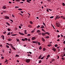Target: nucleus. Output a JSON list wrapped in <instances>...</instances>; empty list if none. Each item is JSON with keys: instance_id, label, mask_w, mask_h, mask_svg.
<instances>
[{"instance_id": "23", "label": "nucleus", "mask_w": 65, "mask_h": 65, "mask_svg": "<svg viewBox=\"0 0 65 65\" xmlns=\"http://www.w3.org/2000/svg\"><path fill=\"white\" fill-rule=\"evenodd\" d=\"M55 47H57L58 46V45L57 44H55Z\"/></svg>"}, {"instance_id": "25", "label": "nucleus", "mask_w": 65, "mask_h": 65, "mask_svg": "<svg viewBox=\"0 0 65 65\" xmlns=\"http://www.w3.org/2000/svg\"><path fill=\"white\" fill-rule=\"evenodd\" d=\"M3 12H4V13H6V11H3Z\"/></svg>"}, {"instance_id": "62", "label": "nucleus", "mask_w": 65, "mask_h": 65, "mask_svg": "<svg viewBox=\"0 0 65 65\" xmlns=\"http://www.w3.org/2000/svg\"><path fill=\"white\" fill-rule=\"evenodd\" d=\"M19 27L20 28V29H21V26H19Z\"/></svg>"}, {"instance_id": "40", "label": "nucleus", "mask_w": 65, "mask_h": 65, "mask_svg": "<svg viewBox=\"0 0 65 65\" xmlns=\"http://www.w3.org/2000/svg\"><path fill=\"white\" fill-rule=\"evenodd\" d=\"M42 49V48H41V47H39V50H41Z\"/></svg>"}, {"instance_id": "53", "label": "nucleus", "mask_w": 65, "mask_h": 65, "mask_svg": "<svg viewBox=\"0 0 65 65\" xmlns=\"http://www.w3.org/2000/svg\"><path fill=\"white\" fill-rule=\"evenodd\" d=\"M27 36H30V34H28L27 35Z\"/></svg>"}, {"instance_id": "57", "label": "nucleus", "mask_w": 65, "mask_h": 65, "mask_svg": "<svg viewBox=\"0 0 65 65\" xmlns=\"http://www.w3.org/2000/svg\"><path fill=\"white\" fill-rule=\"evenodd\" d=\"M0 46L1 47H2L3 46H2V44H1V45H0Z\"/></svg>"}, {"instance_id": "19", "label": "nucleus", "mask_w": 65, "mask_h": 65, "mask_svg": "<svg viewBox=\"0 0 65 65\" xmlns=\"http://www.w3.org/2000/svg\"><path fill=\"white\" fill-rule=\"evenodd\" d=\"M6 47L7 48H9V47L8 45H6Z\"/></svg>"}, {"instance_id": "63", "label": "nucleus", "mask_w": 65, "mask_h": 65, "mask_svg": "<svg viewBox=\"0 0 65 65\" xmlns=\"http://www.w3.org/2000/svg\"><path fill=\"white\" fill-rule=\"evenodd\" d=\"M3 33L4 34H5L6 33V31H5Z\"/></svg>"}, {"instance_id": "2", "label": "nucleus", "mask_w": 65, "mask_h": 65, "mask_svg": "<svg viewBox=\"0 0 65 65\" xmlns=\"http://www.w3.org/2000/svg\"><path fill=\"white\" fill-rule=\"evenodd\" d=\"M32 43H36V44H37L38 43V41L37 42L36 41H32Z\"/></svg>"}, {"instance_id": "52", "label": "nucleus", "mask_w": 65, "mask_h": 65, "mask_svg": "<svg viewBox=\"0 0 65 65\" xmlns=\"http://www.w3.org/2000/svg\"><path fill=\"white\" fill-rule=\"evenodd\" d=\"M19 6H16L15 7V8H19Z\"/></svg>"}, {"instance_id": "42", "label": "nucleus", "mask_w": 65, "mask_h": 65, "mask_svg": "<svg viewBox=\"0 0 65 65\" xmlns=\"http://www.w3.org/2000/svg\"><path fill=\"white\" fill-rule=\"evenodd\" d=\"M11 47L12 48H13V47H14L12 45L11 46Z\"/></svg>"}, {"instance_id": "7", "label": "nucleus", "mask_w": 65, "mask_h": 65, "mask_svg": "<svg viewBox=\"0 0 65 65\" xmlns=\"http://www.w3.org/2000/svg\"><path fill=\"white\" fill-rule=\"evenodd\" d=\"M60 18V17H56V18H55V20H57V19H59V18Z\"/></svg>"}, {"instance_id": "34", "label": "nucleus", "mask_w": 65, "mask_h": 65, "mask_svg": "<svg viewBox=\"0 0 65 65\" xmlns=\"http://www.w3.org/2000/svg\"><path fill=\"white\" fill-rule=\"evenodd\" d=\"M35 31V30H33L32 31H31V33H34V32Z\"/></svg>"}, {"instance_id": "11", "label": "nucleus", "mask_w": 65, "mask_h": 65, "mask_svg": "<svg viewBox=\"0 0 65 65\" xmlns=\"http://www.w3.org/2000/svg\"><path fill=\"white\" fill-rule=\"evenodd\" d=\"M41 28L42 29L43 28H44V26L43 25H42V26L41 27Z\"/></svg>"}, {"instance_id": "26", "label": "nucleus", "mask_w": 65, "mask_h": 65, "mask_svg": "<svg viewBox=\"0 0 65 65\" xmlns=\"http://www.w3.org/2000/svg\"><path fill=\"white\" fill-rule=\"evenodd\" d=\"M27 2H28V3H31V2H30V1H29V0H27Z\"/></svg>"}, {"instance_id": "45", "label": "nucleus", "mask_w": 65, "mask_h": 65, "mask_svg": "<svg viewBox=\"0 0 65 65\" xmlns=\"http://www.w3.org/2000/svg\"><path fill=\"white\" fill-rule=\"evenodd\" d=\"M32 27V26H31V25H29L28 26V27H29L30 28H31Z\"/></svg>"}, {"instance_id": "50", "label": "nucleus", "mask_w": 65, "mask_h": 65, "mask_svg": "<svg viewBox=\"0 0 65 65\" xmlns=\"http://www.w3.org/2000/svg\"><path fill=\"white\" fill-rule=\"evenodd\" d=\"M12 48V49H13V50H16L15 48H14V47H13V48Z\"/></svg>"}, {"instance_id": "15", "label": "nucleus", "mask_w": 65, "mask_h": 65, "mask_svg": "<svg viewBox=\"0 0 65 65\" xmlns=\"http://www.w3.org/2000/svg\"><path fill=\"white\" fill-rule=\"evenodd\" d=\"M42 35L43 36H45V34H44V33L42 32Z\"/></svg>"}, {"instance_id": "4", "label": "nucleus", "mask_w": 65, "mask_h": 65, "mask_svg": "<svg viewBox=\"0 0 65 65\" xmlns=\"http://www.w3.org/2000/svg\"><path fill=\"white\" fill-rule=\"evenodd\" d=\"M5 19H7V20H8V19H9V18L8 17H5Z\"/></svg>"}, {"instance_id": "28", "label": "nucleus", "mask_w": 65, "mask_h": 65, "mask_svg": "<svg viewBox=\"0 0 65 65\" xmlns=\"http://www.w3.org/2000/svg\"><path fill=\"white\" fill-rule=\"evenodd\" d=\"M10 34V32H9L8 33L7 35H9Z\"/></svg>"}, {"instance_id": "5", "label": "nucleus", "mask_w": 65, "mask_h": 65, "mask_svg": "<svg viewBox=\"0 0 65 65\" xmlns=\"http://www.w3.org/2000/svg\"><path fill=\"white\" fill-rule=\"evenodd\" d=\"M60 25V24L59 23H56V25L57 26V27H59Z\"/></svg>"}, {"instance_id": "56", "label": "nucleus", "mask_w": 65, "mask_h": 65, "mask_svg": "<svg viewBox=\"0 0 65 65\" xmlns=\"http://www.w3.org/2000/svg\"><path fill=\"white\" fill-rule=\"evenodd\" d=\"M60 37V35H58L57 37L58 38H59V37Z\"/></svg>"}, {"instance_id": "33", "label": "nucleus", "mask_w": 65, "mask_h": 65, "mask_svg": "<svg viewBox=\"0 0 65 65\" xmlns=\"http://www.w3.org/2000/svg\"><path fill=\"white\" fill-rule=\"evenodd\" d=\"M50 57V55H48L47 56V57L48 58H49Z\"/></svg>"}, {"instance_id": "54", "label": "nucleus", "mask_w": 65, "mask_h": 65, "mask_svg": "<svg viewBox=\"0 0 65 65\" xmlns=\"http://www.w3.org/2000/svg\"><path fill=\"white\" fill-rule=\"evenodd\" d=\"M10 21H11V22H12V23H13V20H10Z\"/></svg>"}, {"instance_id": "1", "label": "nucleus", "mask_w": 65, "mask_h": 65, "mask_svg": "<svg viewBox=\"0 0 65 65\" xmlns=\"http://www.w3.org/2000/svg\"><path fill=\"white\" fill-rule=\"evenodd\" d=\"M30 61V59H26V62L27 63H29Z\"/></svg>"}, {"instance_id": "10", "label": "nucleus", "mask_w": 65, "mask_h": 65, "mask_svg": "<svg viewBox=\"0 0 65 65\" xmlns=\"http://www.w3.org/2000/svg\"><path fill=\"white\" fill-rule=\"evenodd\" d=\"M54 51V52H56V49L55 48H53L52 49Z\"/></svg>"}, {"instance_id": "24", "label": "nucleus", "mask_w": 65, "mask_h": 65, "mask_svg": "<svg viewBox=\"0 0 65 65\" xmlns=\"http://www.w3.org/2000/svg\"><path fill=\"white\" fill-rule=\"evenodd\" d=\"M39 35H42V33L40 32L39 34Z\"/></svg>"}, {"instance_id": "21", "label": "nucleus", "mask_w": 65, "mask_h": 65, "mask_svg": "<svg viewBox=\"0 0 65 65\" xmlns=\"http://www.w3.org/2000/svg\"><path fill=\"white\" fill-rule=\"evenodd\" d=\"M19 57V55L17 54L15 56V57Z\"/></svg>"}, {"instance_id": "17", "label": "nucleus", "mask_w": 65, "mask_h": 65, "mask_svg": "<svg viewBox=\"0 0 65 65\" xmlns=\"http://www.w3.org/2000/svg\"><path fill=\"white\" fill-rule=\"evenodd\" d=\"M39 32H40V30H37V33H39Z\"/></svg>"}, {"instance_id": "9", "label": "nucleus", "mask_w": 65, "mask_h": 65, "mask_svg": "<svg viewBox=\"0 0 65 65\" xmlns=\"http://www.w3.org/2000/svg\"><path fill=\"white\" fill-rule=\"evenodd\" d=\"M32 39L33 40H35V39H36V37H32Z\"/></svg>"}, {"instance_id": "47", "label": "nucleus", "mask_w": 65, "mask_h": 65, "mask_svg": "<svg viewBox=\"0 0 65 65\" xmlns=\"http://www.w3.org/2000/svg\"><path fill=\"white\" fill-rule=\"evenodd\" d=\"M8 61L7 60V59H6V61L5 62V63L7 62H8Z\"/></svg>"}, {"instance_id": "16", "label": "nucleus", "mask_w": 65, "mask_h": 65, "mask_svg": "<svg viewBox=\"0 0 65 65\" xmlns=\"http://www.w3.org/2000/svg\"><path fill=\"white\" fill-rule=\"evenodd\" d=\"M16 39L17 40V42H19V41H20V40H19V39Z\"/></svg>"}, {"instance_id": "38", "label": "nucleus", "mask_w": 65, "mask_h": 65, "mask_svg": "<svg viewBox=\"0 0 65 65\" xmlns=\"http://www.w3.org/2000/svg\"><path fill=\"white\" fill-rule=\"evenodd\" d=\"M41 63V60H40L39 62V63Z\"/></svg>"}, {"instance_id": "37", "label": "nucleus", "mask_w": 65, "mask_h": 65, "mask_svg": "<svg viewBox=\"0 0 65 65\" xmlns=\"http://www.w3.org/2000/svg\"><path fill=\"white\" fill-rule=\"evenodd\" d=\"M51 44H49L48 45H47L49 47V46H51Z\"/></svg>"}, {"instance_id": "48", "label": "nucleus", "mask_w": 65, "mask_h": 65, "mask_svg": "<svg viewBox=\"0 0 65 65\" xmlns=\"http://www.w3.org/2000/svg\"><path fill=\"white\" fill-rule=\"evenodd\" d=\"M22 41H25V40L24 39H22Z\"/></svg>"}, {"instance_id": "59", "label": "nucleus", "mask_w": 65, "mask_h": 65, "mask_svg": "<svg viewBox=\"0 0 65 65\" xmlns=\"http://www.w3.org/2000/svg\"><path fill=\"white\" fill-rule=\"evenodd\" d=\"M38 44L39 45H40V42H38Z\"/></svg>"}, {"instance_id": "13", "label": "nucleus", "mask_w": 65, "mask_h": 65, "mask_svg": "<svg viewBox=\"0 0 65 65\" xmlns=\"http://www.w3.org/2000/svg\"><path fill=\"white\" fill-rule=\"evenodd\" d=\"M42 57V55H41L40 56H39V57L38 59H40L41 58V57Z\"/></svg>"}, {"instance_id": "18", "label": "nucleus", "mask_w": 65, "mask_h": 65, "mask_svg": "<svg viewBox=\"0 0 65 65\" xmlns=\"http://www.w3.org/2000/svg\"><path fill=\"white\" fill-rule=\"evenodd\" d=\"M12 40V39H10V38H9L8 39V41H11Z\"/></svg>"}, {"instance_id": "60", "label": "nucleus", "mask_w": 65, "mask_h": 65, "mask_svg": "<svg viewBox=\"0 0 65 65\" xmlns=\"http://www.w3.org/2000/svg\"><path fill=\"white\" fill-rule=\"evenodd\" d=\"M57 59H59V57L58 56H57Z\"/></svg>"}, {"instance_id": "22", "label": "nucleus", "mask_w": 65, "mask_h": 65, "mask_svg": "<svg viewBox=\"0 0 65 65\" xmlns=\"http://www.w3.org/2000/svg\"><path fill=\"white\" fill-rule=\"evenodd\" d=\"M16 35H17V34H14L13 35H12L11 36H16Z\"/></svg>"}, {"instance_id": "14", "label": "nucleus", "mask_w": 65, "mask_h": 65, "mask_svg": "<svg viewBox=\"0 0 65 65\" xmlns=\"http://www.w3.org/2000/svg\"><path fill=\"white\" fill-rule=\"evenodd\" d=\"M42 40L43 41H45V40L43 38H42Z\"/></svg>"}, {"instance_id": "3", "label": "nucleus", "mask_w": 65, "mask_h": 65, "mask_svg": "<svg viewBox=\"0 0 65 65\" xmlns=\"http://www.w3.org/2000/svg\"><path fill=\"white\" fill-rule=\"evenodd\" d=\"M1 37H2L3 39V40H4L5 39H4V35H2L1 36Z\"/></svg>"}, {"instance_id": "27", "label": "nucleus", "mask_w": 65, "mask_h": 65, "mask_svg": "<svg viewBox=\"0 0 65 65\" xmlns=\"http://www.w3.org/2000/svg\"><path fill=\"white\" fill-rule=\"evenodd\" d=\"M11 29H10V28H8V31H10Z\"/></svg>"}, {"instance_id": "55", "label": "nucleus", "mask_w": 65, "mask_h": 65, "mask_svg": "<svg viewBox=\"0 0 65 65\" xmlns=\"http://www.w3.org/2000/svg\"><path fill=\"white\" fill-rule=\"evenodd\" d=\"M53 18H54L53 17H50V19H53Z\"/></svg>"}, {"instance_id": "41", "label": "nucleus", "mask_w": 65, "mask_h": 65, "mask_svg": "<svg viewBox=\"0 0 65 65\" xmlns=\"http://www.w3.org/2000/svg\"><path fill=\"white\" fill-rule=\"evenodd\" d=\"M52 62H53V61H55V59H52Z\"/></svg>"}, {"instance_id": "58", "label": "nucleus", "mask_w": 65, "mask_h": 65, "mask_svg": "<svg viewBox=\"0 0 65 65\" xmlns=\"http://www.w3.org/2000/svg\"><path fill=\"white\" fill-rule=\"evenodd\" d=\"M47 1H48V2H50L51 1V0H47Z\"/></svg>"}, {"instance_id": "30", "label": "nucleus", "mask_w": 65, "mask_h": 65, "mask_svg": "<svg viewBox=\"0 0 65 65\" xmlns=\"http://www.w3.org/2000/svg\"><path fill=\"white\" fill-rule=\"evenodd\" d=\"M62 4L63 6H65V3H63Z\"/></svg>"}, {"instance_id": "36", "label": "nucleus", "mask_w": 65, "mask_h": 65, "mask_svg": "<svg viewBox=\"0 0 65 65\" xmlns=\"http://www.w3.org/2000/svg\"><path fill=\"white\" fill-rule=\"evenodd\" d=\"M43 51H45V48H43Z\"/></svg>"}, {"instance_id": "39", "label": "nucleus", "mask_w": 65, "mask_h": 65, "mask_svg": "<svg viewBox=\"0 0 65 65\" xmlns=\"http://www.w3.org/2000/svg\"><path fill=\"white\" fill-rule=\"evenodd\" d=\"M24 39H25V40L26 41H27V40H28V39L26 38H25Z\"/></svg>"}, {"instance_id": "31", "label": "nucleus", "mask_w": 65, "mask_h": 65, "mask_svg": "<svg viewBox=\"0 0 65 65\" xmlns=\"http://www.w3.org/2000/svg\"><path fill=\"white\" fill-rule=\"evenodd\" d=\"M49 37V36H47L45 38H48Z\"/></svg>"}, {"instance_id": "46", "label": "nucleus", "mask_w": 65, "mask_h": 65, "mask_svg": "<svg viewBox=\"0 0 65 65\" xmlns=\"http://www.w3.org/2000/svg\"><path fill=\"white\" fill-rule=\"evenodd\" d=\"M18 10H23L21 9H18Z\"/></svg>"}, {"instance_id": "20", "label": "nucleus", "mask_w": 65, "mask_h": 65, "mask_svg": "<svg viewBox=\"0 0 65 65\" xmlns=\"http://www.w3.org/2000/svg\"><path fill=\"white\" fill-rule=\"evenodd\" d=\"M27 53L28 54H32V52H27Z\"/></svg>"}, {"instance_id": "44", "label": "nucleus", "mask_w": 65, "mask_h": 65, "mask_svg": "<svg viewBox=\"0 0 65 65\" xmlns=\"http://www.w3.org/2000/svg\"><path fill=\"white\" fill-rule=\"evenodd\" d=\"M17 2H20V0H15Z\"/></svg>"}, {"instance_id": "35", "label": "nucleus", "mask_w": 65, "mask_h": 65, "mask_svg": "<svg viewBox=\"0 0 65 65\" xmlns=\"http://www.w3.org/2000/svg\"><path fill=\"white\" fill-rule=\"evenodd\" d=\"M31 56V55L30 54H27V56Z\"/></svg>"}, {"instance_id": "64", "label": "nucleus", "mask_w": 65, "mask_h": 65, "mask_svg": "<svg viewBox=\"0 0 65 65\" xmlns=\"http://www.w3.org/2000/svg\"><path fill=\"white\" fill-rule=\"evenodd\" d=\"M63 44H65V41H63Z\"/></svg>"}, {"instance_id": "61", "label": "nucleus", "mask_w": 65, "mask_h": 65, "mask_svg": "<svg viewBox=\"0 0 65 65\" xmlns=\"http://www.w3.org/2000/svg\"><path fill=\"white\" fill-rule=\"evenodd\" d=\"M44 59V58L43 57H42L41 58V59Z\"/></svg>"}, {"instance_id": "32", "label": "nucleus", "mask_w": 65, "mask_h": 65, "mask_svg": "<svg viewBox=\"0 0 65 65\" xmlns=\"http://www.w3.org/2000/svg\"><path fill=\"white\" fill-rule=\"evenodd\" d=\"M29 23H30L31 24H33V22L31 21H30Z\"/></svg>"}, {"instance_id": "6", "label": "nucleus", "mask_w": 65, "mask_h": 65, "mask_svg": "<svg viewBox=\"0 0 65 65\" xmlns=\"http://www.w3.org/2000/svg\"><path fill=\"white\" fill-rule=\"evenodd\" d=\"M19 34L20 35H24V34L23 33H21L20 32H19Z\"/></svg>"}, {"instance_id": "29", "label": "nucleus", "mask_w": 65, "mask_h": 65, "mask_svg": "<svg viewBox=\"0 0 65 65\" xmlns=\"http://www.w3.org/2000/svg\"><path fill=\"white\" fill-rule=\"evenodd\" d=\"M6 24L8 25V26H10V24L8 23V22H6Z\"/></svg>"}, {"instance_id": "8", "label": "nucleus", "mask_w": 65, "mask_h": 65, "mask_svg": "<svg viewBox=\"0 0 65 65\" xmlns=\"http://www.w3.org/2000/svg\"><path fill=\"white\" fill-rule=\"evenodd\" d=\"M3 9H6V7L5 6H3Z\"/></svg>"}, {"instance_id": "49", "label": "nucleus", "mask_w": 65, "mask_h": 65, "mask_svg": "<svg viewBox=\"0 0 65 65\" xmlns=\"http://www.w3.org/2000/svg\"><path fill=\"white\" fill-rule=\"evenodd\" d=\"M40 27V26L39 25H38V26H37V28H39Z\"/></svg>"}, {"instance_id": "43", "label": "nucleus", "mask_w": 65, "mask_h": 65, "mask_svg": "<svg viewBox=\"0 0 65 65\" xmlns=\"http://www.w3.org/2000/svg\"><path fill=\"white\" fill-rule=\"evenodd\" d=\"M46 34H48V35H50V34L48 32H46Z\"/></svg>"}, {"instance_id": "51", "label": "nucleus", "mask_w": 65, "mask_h": 65, "mask_svg": "<svg viewBox=\"0 0 65 65\" xmlns=\"http://www.w3.org/2000/svg\"><path fill=\"white\" fill-rule=\"evenodd\" d=\"M6 44H7V45H10V44H9L8 43H7Z\"/></svg>"}, {"instance_id": "12", "label": "nucleus", "mask_w": 65, "mask_h": 65, "mask_svg": "<svg viewBox=\"0 0 65 65\" xmlns=\"http://www.w3.org/2000/svg\"><path fill=\"white\" fill-rule=\"evenodd\" d=\"M26 32L27 30H25L24 31V33L25 34H27V33Z\"/></svg>"}]
</instances>
